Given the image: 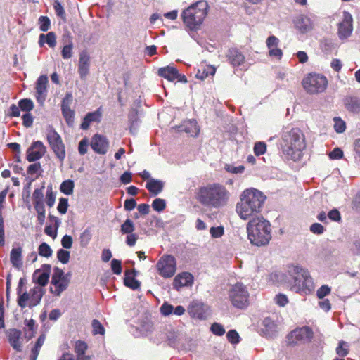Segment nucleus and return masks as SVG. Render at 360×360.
<instances>
[{"mask_svg": "<svg viewBox=\"0 0 360 360\" xmlns=\"http://www.w3.org/2000/svg\"><path fill=\"white\" fill-rule=\"evenodd\" d=\"M306 146L305 136L299 127H287L283 129L280 147L287 159L294 161L300 160Z\"/></svg>", "mask_w": 360, "mask_h": 360, "instance_id": "1", "label": "nucleus"}, {"mask_svg": "<svg viewBox=\"0 0 360 360\" xmlns=\"http://www.w3.org/2000/svg\"><path fill=\"white\" fill-rule=\"evenodd\" d=\"M195 196L198 202L203 206L220 208L228 203L230 193L224 185L212 183L199 187Z\"/></svg>", "mask_w": 360, "mask_h": 360, "instance_id": "2", "label": "nucleus"}, {"mask_svg": "<svg viewBox=\"0 0 360 360\" xmlns=\"http://www.w3.org/2000/svg\"><path fill=\"white\" fill-rule=\"evenodd\" d=\"M266 196L257 189L248 188L243 191L236 211L239 217L246 220L262 211Z\"/></svg>", "mask_w": 360, "mask_h": 360, "instance_id": "3", "label": "nucleus"}, {"mask_svg": "<svg viewBox=\"0 0 360 360\" xmlns=\"http://www.w3.org/2000/svg\"><path fill=\"white\" fill-rule=\"evenodd\" d=\"M271 224L263 217H254L247 224L248 238L257 247L264 246L271 239Z\"/></svg>", "mask_w": 360, "mask_h": 360, "instance_id": "4", "label": "nucleus"}, {"mask_svg": "<svg viewBox=\"0 0 360 360\" xmlns=\"http://www.w3.org/2000/svg\"><path fill=\"white\" fill-rule=\"evenodd\" d=\"M209 6L205 1H198L184 9L181 17L184 25L190 30H197L208 13Z\"/></svg>", "mask_w": 360, "mask_h": 360, "instance_id": "5", "label": "nucleus"}, {"mask_svg": "<svg viewBox=\"0 0 360 360\" xmlns=\"http://www.w3.org/2000/svg\"><path fill=\"white\" fill-rule=\"evenodd\" d=\"M294 283L292 289L300 294H309L314 288L312 278L307 270L298 266H294L292 269Z\"/></svg>", "mask_w": 360, "mask_h": 360, "instance_id": "6", "label": "nucleus"}, {"mask_svg": "<svg viewBox=\"0 0 360 360\" xmlns=\"http://www.w3.org/2000/svg\"><path fill=\"white\" fill-rule=\"evenodd\" d=\"M304 90L310 94L324 92L328 86V79L322 74L309 73L302 80Z\"/></svg>", "mask_w": 360, "mask_h": 360, "instance_id": "7", "label": "nucleus"}, {"mask_svg": "<svg viewBox=\"0 0 360 360\" xmlns=\"http://www.w3.org/2000/svg\"><path fill=\"white\" fill-rule=\"evenodd\" d=\"M231 304L238 309H245L249 304V292L241 283L233 285L229 293Z\"/></svg>", "mask_w": 360, "mask_h": 360, "instance_id": "8", "label": "nucleus"}, {"mask_svg": "<svg viewBox=\"0 0 360 360\" xmlns=\"http://www.w3.org/2000/svg\"><path fill=\"white\" fill-rule=\"evenodd\" d=\"M46 139L50 148L52 149L56 157L63 161L65 158V147L60 136L51 126L47 129Z\"/></svg>", "mask_w": 360, "mask_h": 360, "instance_id": "9", "label": "nucleus"}, {"mask_svg": "<svg viewBox=\"0 0 360 360\" xmlns=\"http://www.w3.org/2000/svg\"><path fill=\"white\" fill-rule=\"evenodd\" d=\"M158 274L165 278H172L176 271V261L171 255H163L156 264Z\"/></svg>", "mask_w": 360, "mask_h": 360, "instance_id": "10", "label": "nucleus"}, {"mask_svg": "<svg viewBox=\"0 0 360 360\" xmlns=\"http://www.w3.org/2000/svg\"><path fill=\"white\" fill-rule=\"evenodd\" d=\"M313 334L312 330L308 326L296 328L287 335V345L292 346L299 342H310Z\"/></svg>", "mask_w": 360, "mask_h": 360, "instance_id": "11", "label": "nucleus"}, {"mask_svg": "<svg viewBox=\"0 0 360 360\" xmlns=\"http://www.w3.org/2000/svg\"><path fill=\"white\" fill-rule=\"evenodd\" d=\"M353 18L352 15L347 12H343V20L338 24V34L340 39H345L348 38L352 32Z\"/></svg>", "mask_w": 360, "mask_h": 360, "instance_id": "12", "label": "nucleus"}, {"mask_svg": "<svg viewBox=\"0 0 360 360\" xmlns=\"http://www.w3.org/2000/svg\"><path fill=\"white\" fill-rule=\"evenodd\" d=\"M158 75L170 82L177 80L182 83L187 82L186 77L184 75L179 74L177 69L174 67L167 66L160 68L158 70Z\"/></svg>", "mask_w": 360, "mask_h": 360, "instance_id": "13", "label": "nucleus"}, {"mask_svg": "<svg viewBox=\"0 0 360 360\" xmlns=\"http://www.w3.org/2000/svg\"><path fill=\"white\" fill-rule=\"evenodd\" d=\"M46 151V147L40 141H34L27 151V160L34 162L41 158Z\"/></svg>", "mask_w": 360, "mask_h": 360, "instance_id": "14", "label": "nucleus"}, {"mask_svg": "<svg viewBox=\"0 0 360 360\" xmlns=\"http://www.w3.org/2000/svg\"><path fill=\"white\" fill-rule=\"evenodd\" d=\"M91 147L96 153L104 155L108 151L109 143L105 136L97 134L92 137Z\"/></svg>", "mask_w": 360, "mask_h": 360, "instance_id": "15", "label": "nucleus"}, {"mask_svg": "<svg viewBox=\"0 0 360 360\" xmlns=\"http://www.w3.org/2000/svg\"><path fill=\"white\" fill-rule=\"evenodd\" d=\"M49 80L46 75H41L36 82V99L38 103L42 104L47 95V86Z\"/></svg>", "mask_w": 360, "mask_h": 360, "instance_id": "16", "label": "nucleus"}, {"mask_svg": "<svg viewBox=\"0 0 360 360\" xmlns=\"http://www.w3.org/2000/svg\"><path fill=\"white\" fill-rule=\"evenodd\" d=\"M90 56L87 51H83L79 53L78 73L82 79H84L89 73Z\"/></svg>", "mask_w": 360, "mask_h": 360, "instance_id": "17", "label": "nucleus"}, {"mask_svg": "<svg viewBox=\"0 0 360 360\" xmlns=\"http://www.w3.org/2000/svg\"><path fill=\"white\" fill-rule=\"evenodd\" d=\"M226 57L233 67L241 65L245 60L243 53L236 48L229 49L226 54Z\"/></svg>", "mask_w": 360, "mask_h": 360, "instance_id": "18", "label": "nucleus"}, {"mask_svg": "<svg viewBox=\"0 0 360 360\" xmlns=\"http://www.w3.org/2000/svg\"><path fill=\"white\" fill-rule=\"evenodd\" d=\"M193 283V276L191 273L183 272L179 274L174 279V288L177 290L184 286L192 285Z\"/></svg>", "mask_w": 360, "mask_h": 360, "instance_id": "19", "label": "nucleus"}, {"mask_svg": "<svg viewBox=\"0 0 360 360\" xmlns=\"http://www.w3.org/2000/svg\"><path fill=\"white\" fill-rule=\"evenodd\" d=\"M21 335V331L16 328H11L6 331L10 345L17 352L22 351V345L20 342Z\"/></svg>", "mask_w": 360, "mask_h": 360, "instance_id": "20", "label": "nucleus"}, {"mask_svg": "<svg viewBox=\"0 0 360 360\" xmlns=\"http://www.w3.org/2000/svg\"><path fill=\"white\" fill-rule=\"evenodd\" d=\"M343 103L347 111L354 114L360 113V98L356 96H347Z\"/></svg>", "mask_w": 360, "mask_h": 360, "instance_id": "21", "label": "nucleus"}, {"mask_svg": "<svg viewBox=\"0 0 360 360\" xmlns=\"http://www.w3.org/2000/svg\"><path fill=\"white\" fill-rule=\"evenodd\" d=\"M295 27L301 32L306 33L311 30L314 27V24L311 19L306 15L299 16L295 21Z\"/></svg>", "mask_w": 360, "mask_h": 360, "instance_id": "22", "label": "nucleus"}, {"mask_svg": "<svg viewBox=\"0 0 360 360\" xmlns=\"http://www.w3.org/2000/svg\"><path fill=\"white\" fill-rule=\"evenodd\" d=\"M136 275L135 269L126 270L124 272V284L134 290L139 289L141 286V283L135 278Z\"/></svg>", "mask_w": 360, "mask_h": 360, "instance_id": "23", "label": "nucleus"}, {"mask_svg": "<svg viewBox=\"0 0 360 360\" xmlns=\"http://www.w3.org/2000/svg\"><path fill=\"white\" fill-rule=\"evenodd\" d=\"M190 315L195 319L203 320L207 318L206 306L202 303H194L188 308Z\"/></svg>", "mask_w": 360, "mask_h": 360, "instance_id": "24", "label": "nucleus"}, {"mask_svg": "<svg viewBox=\"0 0 360 360\" xmlns=\"http://www.w3.org/2000/svg\"><path fill=\"white\" fill-rule=\"evenodd\" d=\"M101 112L99 111V110H97L92 112H89L87 115L84 117L80 128L84 130H86L89 129V125L93 122H99L101 121Z\"/></svg>", "mask_w": 360, "mask_h": 360, "instance_id": "25", "label": "nucleus"}, {"mask_svg": "<svg viewBox=\"0 0 360 360\" xmlns=\"http://www.w3.org/2000/svg\"><path fill=\"white\" fill-rule=\"evenodd\" d=\"M164 187V183L161 180L150 179L146 183V188L153 196L158 195L162 192Z\"/></svg>", "mask_w": 360, "mask_h": 360, "instance_id": "26", "label": "nucleus"}, {"mask_svg": "<svg viewBox=\"0 0 360 360\" xmlns=\"http://www.w3.org/2000/svg\"><path fill=\"white\" fill-rule=\"evenodd\" d=\"M53 287L50 288V291L56 296H59L62 292L65 290L68 286V280L61 279L57 281L56 283H51Z\"/></svg>", "mask_w": 360, "mask_h": 360, "instance_id": "27", "label": "nucleus"}, {"mask_svg": "<svg viewBox=\"0 0 360 360\" xmlns=\"http://www.w3.org/2000/svg\"><path fill=\"white\" fill-rule=\"evenodd\" d=\"M46 43L51 48H53L56 45V35L53 32H49L46 34H41L39 37V44L42 46Z\"/></svg>", "mask_w": 360, "mask_h": 360, "instance_id": "28", "label": "nucleus"}, {"mask_svg": "<svg viewBox=\"0 0 360 360\" xmlns=\"http://www.w3.org/2000/svg\"><path fill=\"white\" fill-rule=\"evenodd\" d=\"M10 260L13 266L19 267L22 265V248H13L10 254Z\"/></svg>", "mask_w": 360, "mask_h": 360, "instance_id": "29", "label": "nucleus"}, {"mask_svg": "<svg viewBox=\"0 0 360 360\" xmlns=\"http://www.w3.org/2000/svg\"><path fill=\"white\" fill-rule=\"evenodd\" d=\"M33 279L36 280V283L41 286H45L47 285L49 279V271L41 272L39 269L34 271L33 274Z\"/></svg>", "mask_w": 360, "mask_h": 360, "instance_id": "30", "label": "nucleus"}, {"mask_svg": "<svg viewBox=\"0 0 360 360\" xmlns=\"http://www.w3.org/2000/svg\"><path fill=\"white\" fill-rule=\"evenodd\" d=\"M22 284L23 280L21 278L19 281L17 289L18 294L19 295L18 298V304L21 308H25L27 306V302L30 299V295L27 292H25L24 293L21 294Z\"/></svg>", "mask_w": 360, "mask_h": 360, "instance_id": "31", "label": "nucleus"}, {"mask_svg": "<svg viewBox=\"0 0 360 360\" xmlns=\"http://www.w3.org/2000/svg\"><path fill=\"white\" fill-rule=\"evenodd\" d=\"M46 340L45 334H41L38 338L34 347L32 349L30 360H37L38 355L39 354V350L42 345H44Z\"/></svg>", "mask_w": 360, "mask_h": 360, "instance_id": "32", "label": "nucleus"}, {"mask_svg": "<svg viewBox=\"0 0 360 360\" xmlns=\"http://www.w3.org/2000/svg\"><path fill=\"white\" fill-rule=\"evenodd\" d=\"M74 187V181L71 179H68L62 182L60 186V190L65 195H70L73 193Z\"/></svg>", "mask_w": 360, "mask_h": 360, "instance_id": "33", "label": "nucleus"}, {"mask_svg": "<svg viewBox=\"0 0 360 360\" xmlns=\"http://www.w3.org/2000/svg\"><path fill=\"white\" fill-rule=\"evenodd\" d=\"M25 326L27 327V330H25V337L30 340L34 336L37 326L34 319H30L25 321Z\"/></svg>", "mask_w": 360, "mask_h": 360, "instance_id": "34", "label": "nucleus"}, {"mask_svg": "<svg viewBox=\"0 0 360 360\" xmlns=\"http://www.w3.org/2000/svg\"><path fill=\"white\" fill-rule=\"evenodd\" d=\"M135 226L134 222L130 219H127L121 225L120 231L122 234L131 233L134 231Z\"/></svg>", "mask_w": 360, "mask_h": 360, "instance_id": "35", "label": "nucleus"}, {"mask_svg": "<svg viewBox=\"0 0 360 360\" xmlns=\"http://www.w3.org/2000/svg\"><path fill=\"white\" fill-rule=\"evenodd\" d=\"M87 344L82 340H77L75 345V352L77 357L84 356L86 351L87 350Z\"/></svg>", "mask_w": 360, "mask_h": 360, "instance_id": "36", "label": "nucleus"}, {"mask_svg": "<svg viewBox=\"0 0 360 360\" xmlns=\"http://www.w3.org/2000/svg\"><path fill=\"white\" fill-rule=\"evenodd\" d=\"M45 200L47 206H49V207H52L55 204L56 195L53 192L52 185H49L47 186Z\"/></svg>", "mask_w": 360, "mask_h": 360, "instance_id": "37", "label": "nucleus"}, {"mask_svg": "<svg viewBox=\"0 0 360 360\" xmlns=\"http://www.w3.org/2000/svg\"><path fill=\"white\" fill-rule=\"evenodd\" d=\"M19 108L21 110L29 112L34 108V103L31 99L23 98L18 102Z\"/></svg>", "mask_w": 360, "mask_h": 360, "instance_id": "38", "label": "nucleus"}, {"mask_svg": "<svg viewBox=\"0 0 360 360\" xmlns=\"http://www.w3.org/2000/svg\"><path fill=\"white\" fill-rule=\"evenodd\" d=\"M53 8L58 17L60 18L64 22L66 21V15L63 6L59 0H54Z\"/></svg>", "mask_w": 360, "mask_h": 360, "instance_id": "39", "label": "nucleus"}, {"mask_svg": "<svg viewBox=\"0 0 360 360\" xmlns=\"http://www.w3.org/2000/svg\"><path fill=\"white\" fill-rule=\"evenodd\" d=\"M92 326V333L93 335H104L105 330L101 323L97 320L94 319L91 323Z\"/></svg>", "mask_w": 360, "mask_h": 360, "instance_id": "40", "label": "nucleus"}, {"mask_svg": "<svg viewBox=\"0 0 360 360\" xmlns=\"http://www.w3.org/2000/svg\"><path fill=\"white\" fill-rule=\"evenodd\" d=\"M44 186L42 185L41 188H36L32 194V198L34 200V204L37 203H42L44 199Z\"/></svg>", "mask_w": 360, "mask_h": 360, "instance_id": "41", "label": "nucleus"}, {"mask_svg": "<svg viewBox=\"0 0 360 360\" xmlns=\"http://www.w3.org/2000/svg\"><path fill=\"white\" fill-rule=\"evenodd\" d=\"M39 255L42 257H49L52 255V250L51 247L46 243H42L38 248Z\"/></svg>", "mask_w": 360, "mask_h": 360, "instance_id": "42", "label": "nucleus"}, {"mask_svg": "<svg viewBox=\"0 0 360 360\" xmlns=\"http://www.w3.org/2000/svg\"><path fill=\"white\" fill-rule=\"evenodd\" d=\"M334 120V129L337 133H342L345 131V122L339 117H335Z\"/></svg>", "mask_w": 360, "mask_h": 360, "instance_id": "43", "label": "nucleus"}, {"mask_svg": "<svg viewBox=\"0 0 360 360\" xmlns=\"http://www.w3.org/2000/svg\"><path fill=\"white\" fill-rule=\"evenodd\" d=\"M253 150L256 156L262 155L266 152V144L263 141L256 142Z\"/></svg>", "mask_w": 360, "mask_h": 360, "instance_id": "44", "label": "nucleus"}, {"mask_svg": "<svg viewBox=\"0 0 360 360\" xmlns=\"http://www.w3.org/2000/svg\"><path fill=\"white\" fill-rule=\"evenodd\" d=\"M57 258L63 264H68L70 258V252L63 249H60L57 252Z\"/></svg>", "mask_w": 360, "mask_h": 360, "instance_id": "45", "label": "nucleus"}, {"mask_svg": "<svg viewBox=\"0 0 360 360\" xmlns=\"http://www.w3.org/2000/svg\"><path fill=\"white\" fill-rule=\"evenodd\" d=\"M39 29L42 32H46L51 27V20L47 16H40L39 18Z\"/></svg>", "mask_w": 360, "mask_h": 360, "instance_id": "46", "label": "nucleus"}, {"mask_svg": "<svg viewBox=\"0 0 360 360\" xmlns=\"http://www.w3.org/2000/svg\"><path fill=\"white\" fill-rule=\"evenodd\" d=\"M152 207L157 212H162L166 207L165 200L161 198H156L152 202Z\"/></svg>", "mask_w": 360, "mask_h": 360, "instance_id": "47", "label": "nucleus"}, {"mask_svg": "<svg viewBox=\"0 0 360 360\" xmlns=\"http://www.w3.org/2000/svg\"><path fill=\"white\" fill-rule=\"evenodd\" d=\"M62 114L68 124H72L74 122L75 112L71 108L61 109Z\"/></svg>", "mask_w": 360, "mask_h": 360, "instance_id": "48", "label": "nucleus"}, {"mask_svg": "<svg viewBox=\"0 0 360 360\" xmlns=\"http://www.w3.org/2000/svg\"><path fill=\"white\" fill-rule=\"evenodd\" d=\"M227 340L232 344H237L240 342V336L236 330H230L226 334Z\"/></svg>", "mask_w": 360, "mask_h": 360, "instance_id": "49", "label": "nucleus"}, {"mask_svg": "<svg viewBox=\"0 0 360 360\" xmlns=\"http://www.w3.org/2000/svg\"><path fill=\"white\" fill-rule=\"evenodd\" d=\"M212 333L216 335L221 336L225 333L223 326L219 323H214L210 327Z\"/></svg>", "mask_w": 360, "mask_h": 360, "instance_id": "50", "label": "nucleus"}, {"mask_svg": "<svg viewBox=\"0 0 360 360\" xmlns=\"http://www.w3.org/2000/svg\"><path fill=\"white\" fill-rule=\"evenodd\" d=\"M111 269L116 275H120L122 271V262L119 259H113L111 261Z\"/></svg>", "mask_w": 360, "mask_h": 360, "instance_id": "51", "label": "nucleus"}, {"mask_svg": "<svg viewBox=\"0 0 360 360\" xmlns=\"http://www.w3.org/2000/svg\"><path fill=\"white\" fill-rule=\"evenodd\" d=\"M65 279L64 276V271L59 269L58 267H55L53 269V273L51 277V283H56L57 281Z\"/></svg>", "mask_w": 360, "mask_h": 360, "instance_id": "52", "label": "nucleus"}, {"mask_svg": "<svg viewBox=\"0 0 360 360\" xmlns=\"http://www.w3.org/2000/svg\"><path fill=\"white\" fill-rule=\"evenodd\" d=\"M68 200L65 198H60L59 199V203H58V205L57 207L58 211L60 214H65L68 211Z\"/></svg>", "mask_w": 360, "mask_h": 360, "instance_id": "53", "label": "nucleus"}, {"mask_svg": "<svg viewBox=\"0 0 360 360\" xmlns=\"http://www.w3.org/2000/svg\"><path fill=\"white\" fill-rule=\"evenodd\" d=\"M330 292L331 288L327 285H323L317 290L316 295L318 298L323 299L325 296L329 295Z\"/></svg>", "mask_w": 360, "mask_h": 360, "instance_id": "54", "label": "nucleus"}, {"mask_svg": "<svg viewBox=\"0 0 360 360\" xmlns=\"http://www.w3.org/2000/svg\"><path fill=\"white\" fill-rule=\"evenodd\" d=\"M73 46L72 44L63 46L61 55L63 59H69L72 56Z\"/></svg>", "mask_w": 360, "mask_h": 360, "instance_id": "55", "label": "nucleus"}, {"mask_svg": "<svg viewBox=\"0 0 360 360\" xmlns=\"http://www.w3.org/2000/svg\"><path fill=\"white\" fill-rule=\"evenodd\" d=\"M346 346H347V344L345 342L340 341L339 342L338 346L336 348V352L339 356L344 357L347 355L348 349L346 348Z\"/></svg>", "mask_w": 360, "mask_h": 360, "instance_id": "56", "label": "nucleus"}, {"mask_svg": "<svg viewBox=\"0 0 360 360\" xmlns=\"http://www.w3.org/2000/svg\"><path fill=\"white\" fill-rule=\"evenodd\" d=\"M210 233L212 238H219L224 233V228L222 226L211 227Z\"/></svg>", "mask_w": 360, "mask_h": 360, "instance_id": "57", "label": "nucleus"}, {"mask_svg": "<svg viewBox=\"0 0 360 360\" xmlns=\"http://www.w3.org/2000/svg\"><path fill=\"white\" fill-rule=\"evenodd\" d=\"M72 102V96L70 93L65 94L61 103V109L70 108Z\"/></svg>", "mask_w": 360, "mask_h": 360, "instance_id": "58", "label": "nucleus"}, {"mask_svg": "<svg viewBox=\"0 0 360 360\" xmlns=\"http://www.w3.org/2000/svg\"><path fill=\"white\" fill-rule=\"evenodd\" d=\"M22 124L25 127H30L33 124V117L31 113L27 112L22 117Z\"/></svg>", "mask_w": 360, "mask_h": 360, "instance_id": "59", "label": "nucleus"}, {"mask_svg": "<svg viewBox=\"0 0 360 360\" xmlns=\"http://www.w3.org/2000/svg\"><path fill=\"white\" fill-rule=\"evenodd\" d=\"M343 157V151L340 148H335L330 153L329 158L331 160H338Z\"/></svg>", "mask_w": 360, "mask_h": 360, "instance_id": "60", "label": "nucleus"}, {"mask_svg": "<svg viewBox=\"0 0 360 360\" xmlns=\"http://www.w3.org/2000/svg\"><path fill=\"white\" fill-rule=\"evenodd\" d=\"M89 147V141L86 139H83L80 141L78 146L79 153L81 155H84L86 153Z\"/></svg>", "mask_w": 360, "mask_h": 360, "instance_id": "61", "label": "nucleus"}, {"mask_svg": "<svg viewBox=\"0 0 360 360\" xmlns=\"http://www.w3.org/2000/svg\"><path fill=\"white\" fill-rule=\"evenodd\" d=\"M41 171V166L39 162H36L29 165L27 172L28 174L32 175Z\"/></svg>", "mask_w": 360, "mask_h": 360, "instance_id": "62", "label": "nucleus"}, {"mask_svg": "<svg viewBox=\"0 0 360 360\" xmlns=\"http://www.w3.org/2000/svg\"><path fill=\"white\" fill-rule=\"evenodd\" d=\"M275 299L276 303L280 307H285L288 302L287 296L282 293L277 295Z\"/></svg>", "mask_w": 360, "mask_h": 360, "instance_id": "63", "label": "nucleus"}, {"mask_svg": "<svg viewBox=\"0 0 360 360\" xmlns=\"http://www.w3.org/2000/svg\"><path fill=\"white\" fill-rule=\"evenodd\" d=\"M174 310V307L167 303H164L160 307V312L164 316L170 315Z\"/></svg>", "mask_w": 360, "mask_h": 360, "instance_id": "64", "label": "nucleus"}]
</instances>
